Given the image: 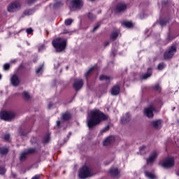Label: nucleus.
<instances>
[{"label": "nucleus", "instance_id": "f257e3e1", "mask_svg": "<svg viewBox=\"0 0 179 179\" xmlns=\"http://www.w3.org/2000/svg\"><path fill=\"white\" fill-rule=\"evenodd\" d=\"M107 118V115L99 109L91 110L87 119V127L93 128V127L99 125L101 121H106Z\"/></svg>", "mask_w": 179, "mask_h": 179}, {"label": "nucleus", "instance_id": "f03ea898", "mask_svg": "<svg viewBox=\"0 0 179 179\" xmlns=\"http://www.w3.org/2000/svg\"><path fill=\"white\" fill-rule=\"evenodd\" d=\"M52 44L57 52H62V51H64L66 48V39L57 38L52 41Z\"/></svg>", "mask_w": 179, "mask_h": 179}, {"label": "nucleus", "instance_id": "7ed1b4c3", "mask_svg": "<svg viewBox=\"0 0 179 179\" xmlns=\"http://www.w3.org/2000/svg\"><path fill=\"white\" fill-rule=\"evenodd\" d=\"M92 176V171L87 168V166H84L81 169H80L78 171V177L81 179L87 178V177H90Z\"/></svg>", "mask_w": 179, "mask_h": 179}, {"label": "nucleus", "instance_id": "20e7f679", "mask_svg": "<svg viewBox=\"0 0 179 179\" xmlns=\"http://www.w3.org/2000/svg\"><path fill=\"white\" fill-rule=\"evenodd\" d=\"M19 9H20V3L16 1L10 3L7 6V10L10 13H15V12H17Z\"/></svg>", "mask_w": 179, "mask_h": 179}, {"label": "nucleus", "instance_id": "39448f33", "mask_svg": "<svg viewBox=\"0 0 179 179\" xmlns=\"http://www.w3.org/2000/svg\"><path fill=\"white\" fill-rule=\"evenodd\" d=\"M0 118L4 121H10V120L15 118V113L12 111H2L0 113Z\"/></svg>", "mask_w": 179, "mask_h": 179}, {"label": "nucleus", "instance_id": "423d86ee", "mask_svg": "<svg viewBox=\"0 0 179 179\" xmlns=\"http://www.w3.org/2000/svg\"><path fill=\"white\" fill-rule=\"evenodd\" d=\"M161 165L164 169H169L170 167L174 166V158L167 157L162 163Z\"/></svg>", "mask_w": 179, "mask_h": 179}, {"label": "nucleus", "instance_id": "0eeeda50", "mask_svg": "<svg viewBox=\"0 0 179 179\" xmlns=\"http://www.w3.org/2000/svg\"><path fill=\"white\" fill-rule=\"evenodd\" d=\"M177 51V48L173 45L169 48L168 51L164 53V59H170V58H173V55L176 54Z\"/></svg>", "mask_w": 179, "mask_h": 179}, {"label": "nucleus", "instance_id": "6e6552de", "mask_svg": "<svg viewBox=\"0 0 179 179\" xmlns=\"http://www.w3.org/2000/svg\"><path fill=\"white\" fill-rule=\"evenodd\" d=\"M36 152V149L29 148V150H26L24 152H22L20 156V160L21 162H24L27 158V155L31 153H34Z\"/></svg>", "mask_w": 179, "mask_h": 179}, {"label": "nucleus", "instance_id": "1a4fd4ad", "mask_svg": "<svg viewBox=\"0 0 179 179\" xmlns=\"http://www.w3.org/2000/svg\"><path fill=\"white\" fill-rule=\"evenodd\" d=\"M150 125L152 128H154V129H160V128L163 127V120H153L150 122Z\"/></svg>", "mask_w": 179, "mask_h": 179}, {"label": "nucleus", "instance_id": "9d476101", "mask_svg": "<svg viewBox=\"0 0 179 179\" xmlns=\"http://www.w3.org/2000/svg\"><path fill=\"white\" fill-rule=\"evenodd\" d=\"M153 111H155V107L150 106L144 109V115L148 118H152L153 117Z\"/></svg>", "mask_w": 179, "mask_h": 179}, {"label": "nucleus", "instance_id": "9b49d317", "mask_svg": "<svg viewBox=\"0 0 179 179\" xmlns=\"http://www.w3.org/2000/svg\"><path fill=\"white\" fill-rule=\"evenodd\" d=\"M159 153L157 151H153L150 153L149 157L147 159V163L148 164H150V163H153L155 160L156 159V157H157Z\"/></svg>", "mask_w": 179, "mask_h": 179}, {"label": "nucleus", "instance_id": "f8f14e48", "mask_svg": "<svg viewBox=\"0 0 179 179\" xmlns=\"http://www.w3.org/2000/svg\"><path fill=\"white\" fill-rule=\"evenodd\" d=\"M83 86V80L82 79H76L74 80V83L73 84V87L76 90H80V89H82Z\"/></svg>", "mask_w": 179, "mask_h": 179}, {"label": "nucleus", "instance_id": "ddd939ff", "mask_svg": "<svg viewBox=\"0 0 179 179\" xmlns=\"http://www.w3.org/2000/svg\"><path fill=\"white\" fill-rule=\"evenodd\" d=\"M71 3L77 9H80L83 6V1L82 0H72Z\"/></svg>", "mask_w": 179, "mask_h": 179}, {"label": "nucleus", "instance_id": "4468645a", "mask_svg": "<svg viewBox=\"0 0 179 179\" xmlns=\"http://www.w3.org/2000/svg\"><path fill=\"white\" fill-rule=\"evenodd\" d=\"M10 83L13 86H17L19 83H20V80H19V77L16 75H13L10 78Z\"/></svg>", "mask_w": 179, "mask_h": 179}, {"label": "nucleus", "instance_id": "2eb2a0df", "mask_svg": "<svg viewBox=\"0 0 179 179\" xmlns=\"http://www.w3.org/2000/svg\"><path fill=\"white\" fill-rule=\"evenodd\" d=\"M114 141H115V138H114V136H109L103 141V146H108V145H111V143H113Z\"/></svg>", "mask_w": 179, "mask_h": 179}, {"label": "nucleus", "instance_id": "dca6fc26", "mask_svg": "<svg viewBox=\"0 0 179 179\" xmlns=\"http://www.w3.org/2000/svg\"><path fill=\"white\" fill-rule=\"evenodd\" d=\"M116 9L117 12H124L127 9V4L125 3H120L117 4Z\"/></svg>", "mask_w": 179, "mask_h": 179}, {"label": "nucleus", "instance_id": "f3484780", "mask_svg": "<svg viewBox=\"0 0 179 179\" xmlns=\"http://www.w3.org/2000/svg\"><path fill=\"white\" fill-rule=\"evenodd\" d=\"M110 93L112 96H117V94H120V87L118 85L113 86Z\"/></svg>", "mask_w": 179, "mask_h": 179}, {"label": "nucleus", "instance_id": "a211bd4d", "mask_svg": "<svg viewBox=\"0 0 179 179\" xmlns=\"http://www.w3.org/2000/svg\"><path fill=\"white\" fill-rule=\"evenodd\" d=\"M145 176L148 179H157V176L153 172L145 171Z\"/></svg>", "mask_w": 179, "mask_h": 179}, {"label": "nucleus", "instance_id": "6ab92c4d", "mask_svg": "<svg viewBox=\"0 0 179 179\" xmlns=\"http://www.w3.org/2000/svg\"><path fill=\"white\" fill-rule=\"evenodd\" d=\"M129 120H131V115L129 113H127L121 118V122L122 124H127V122H129Z\"/></svg>", "mask_w": 179, "mask_h": 179}, {"label": "nucleus", "instance_id": "aec40b11", "mask_svg": "<svg viewBox=\"0 0 179 179\" xmlns=\"http://www.w3.org/2000/svg\"><path fill=\"white\" fill-rule=\"evenodd\" d=\"M109 173L113 177H117L120 174V171H118L117 168H112L109 170Z\"/></svg>", "mask_w": 179, "mask_h": 179}, {"label": "nucleus", "instance_id": "412c9836", "mask_svg": "<svg viewBox=\"0 0 179 179\" xmlns=\"http://www.w3.org/2000/svg\"><path fill=\"white\" fill-rule=\"evenodd\" d=\"M150 76H152V69H148V72L145 74H143L141 78L145 80L148 79V78H150Z\"/></svg>", "mask_w": 179, "mask_h": 179}, {"label": "nucleus", "instance_id": "4be33fe9", "mask_svg": "<svg viewBox=\"0 0 179 179\" xmlns=\"http://www.w3.org/2000/svg\"><path fill=\"white\" fill-rule=\"evenodd\" d=\"M123 27H127L128 29H131V27H134V24L129 21H124L122 23Z\"/></svg>", "mask_w": 179, "mask_h": 179}, {"label": "nucleus", "instance_id": "5701e85b", "mask_svg": "<svg viewBox=\"0 0 179 179\" xmlns=\"http://www.w3.org/2000/svg\"><path fill=\"white\" fill-rule=\"evenodd\" d=\"M99 79L101 80H104L106 83H109L110 80H111V78L104 75L99 76Z\"/></svg>", "mask_w": 179, "mask_h": 179}, {"label": "nucleus", "instance_id": "b1692460", "mask_svg": "<svg viewBox=\"0 0 179 179\" xmlns=\"http://www.w3.org/2000/svg\"><path fill=\"white\" fill-rule=\"evenodd\" d=\"M62 120H64V121H68V120H69L71 118V113H66L63 114L62 116Z\"/></svg>", "mask_w": 179, "mask_h": 179}, {"label": "nucleus", "instance_id": "393cba45", "mask_svg": "<svg viewBox=\"0 0 179 179\" xmlns=\"http://www.w3.org/2000/svg\"><path fill=\"white\" fill-rule=\"evenodd\" d=\"M148 150H149L148 149V148L145 145L140 147V153L141 155H145V153H146V152H148Z\"/></svg>", "mask_w": 179, "mask_h": 179}, {"label": "nucleus", "instance_id": "a878e982", "mask_svg": "<svg viewBox=\"0 0 179 179\" xmlns=\"http://www.w3.org/2000/svg\"><path fill=\"white\" fill-rule=\"evenodd\" d=\"M9 152V150L6 147H3L0 148V154L1 155H6Z\"/></svg>", "mask_w": 179, "mask_h": 179}, {"label": "nucleus", "instance_id": "bb28decb", "mask_svg": "<svg viewBox=\"0 0 179 179\" xmlns=\"http://www.w3.org/2000/svg\"><path fill=\"white\" fill-rule=\"evenodd\" d=\"M3 139L6 141V142L10 141V135L9 134H4L3 136Z\"/></svg>", "mask_w": 179, "mask_h": 179}, {"label": "nucleus", "instance_id": "cd10ccee", "mask_svg": "<svg viewBox=\"0 0 179 179\" xmlns=\"http://www.w3.org/2000/svg\"><path fill=\"white\" fill-rule=\"evenodd\" d=\"M96 71V67L91 68L88 71H87L85 74V76H89L90 73H92V72H94Z\"/></svg>", "mask_w": 179, "mask_h": 179}, {"label": "nucleus", "instance_id": "c85d7f7f", "mask_svg": "<svg viewBox=\"0 0 179 179\" xmlns=\"http://www.w3.org/2000/svg\"><path fill=\"white\" fill-rule=\"evenodd\" d=\"M36 73L37 75H41V73H43V65L36 69Z\"/></svg>", "mask_w": 179, "mask_h": 179}, {"label": "nucleus", "instance_id": "c756f323", "mask_svg": "<svg viewBox=\"0 0 179 179\" xmlns=\"http://www.w3.org/2000/svg\"><path fill=\"white\" fill-rule=\"evenodd\" d=\"M22 97L25 99V100H29V99H30V95L29 94V93H27V92H24L22 93Z\"/></svg>", "mask_w": 179, "mask_h": 179}, {"label": "nucleus", "instance_id": "7c9ffc66", "mask_svg": "<svg viewBox=\"0 0 179 179\" xmlns=\"http://www.w3.org/2000/svg\"><path fill=\"white\" fill-rule=\"evenodd\" d=\"M117 37H118V32H113L110 36L111 40H115Z\"/></svg>", "mask_w": 179, "mask_h": 179}, {"label": "nucleus", "instance_id": "2f4dec72", "mask_svg": "<svg viewBox=\"0 0 179 179\" xmlns=\"http://www.w3.org/2000/svg\"><path fill=\"white\" fill-rule=\"evenodd\" d=\"M72 22H73L72 19H67L65 20L64 23L66 26H71V24H72Z\"/></svg>", "mask_w": 179, "mask_h": 179}, {"label": "nucleus", "instance_id": "473e14b6", "mask_svg": "<svg viewBox=\"0 0 179 179\" xmlns=\"http://www.w3.org/2000/svg\"><path fill=\"white\" fill-rule=\"evenodd\" d=\"M164 68H166V64H164V63H161L157 66V69H159V71H162V69H164Z\"/></svg>", "mask_w": 179, "mask_h": 179}, {"label": "nucleus", "instance_id": "72a5a7b5", "mask_svg": "<svg viewBox=\"0 0 179 179\" xmlns=\"http://www.w3.org/2000/svg\"><path fill=\"white\" fill-rule=\"evenodd\" d=\"M24 14L29 16L30 15H33V10H27L24 12Z\"/></svg>", "mask_w": 179, "mask_h": 179}, {"label": "nucleus", "instance_id": "f704fd0d", "mask_svg": "<svg viewBox=\"0 0 179 179\" xmlns=\"http://www.w3.org/2000/svg\"><path fill=\"white\" fill-rule=\"evenodd\" d=\"M88 17L90 20H93L94 19H96V15H94L92 13H89L88 14Z\"/></svg>", "mask_w": 179, "mask_h": 179}, {"label": "nucleus", "instance_id": "c9c22d12", "mask_svg": "<svg viewBox=\"0 0 179 179\" xmlns=\"http://www.w3.org/2000/svg\"><path fill=\"white\" fill-rule=\"evenodd\" d=\"M10 66L9 65V64H5L3 66V68L4 71H8V69H9Z\"/></svg>", "mask_w": 179, "mask_h": 179}, {"label": "nucleus", "instance_id": "e433bc0d", "mask_svg": "<svg viewBox=\"0 0 179 179\" xmlns=\"http://www.w3.org/2000/svg\"><path fill=\"white\" fill-rule=\"evenodd\" d=\"M6 170L5 169L4 167L3 166H0V174H3L4 173H6Z\"/></svg>", "mask_w": 179, "mask_h": 179}, {"label": "nucleus", "instance_id": "4c0bfd02", "mask_svg": "<svg viewBox=\"0 0 179 179\" xmlns=\"http://www.w3.org/2000/svg\"><path fill=\"white\" fill-rule=\"evenodd\" d=\"M27 34H31V33H33V29L31 28L27 29Z\"/></svg>", "mask_w": 179, "mask_h": 179}, {"label": "nucleus", "instance_id": "58836bf2", "mask_svg": "<svg viewBox=\"0 0 179 179\" xmlns=\"http://www.w3.org/2000/svg\"><path fill=\"white\" fill-rule=\"evenodd\" d=\"M166 23H167V22H166L165 20H161V21L159 22V24H160L161 26H165V24H166Z\"/></svg>", "mask_w": 179, "mask_h": 179}, {"label": "nucleus", "instance_id": "ea45409f", "mask_svg": "<svg viewBox=\"0 0 179 179\" xmlns=\"http://www.w3.org/2000/svg\"><path fill=\"white\" fill-rule=\"evenodd\" d=\"M50 141V136H48L46 138L43 139L44 143H47Z\"/></svg>", "mask_w": 179, "mask_h": 179}, {"label": "nucleus", "instance_id": "a19ab883", "mask_svg": "<svg viewBox=\"0 0 179 179\" xmlns=\"http://www.w3.org/2000/svg\"><path fill=\"white\" fill-rule=\"evenodd\" d=\"M45 48V46H44V45H41V46H39L38 48V51H43V50H44Z\"/></svg>", "mask_w": 179, "mask_h": 179}, {"label": "nucleus", "instance_id": "79ce46f5", "mask_svg": "<svg viewBox=\"0 0 179 179\" xmlns=\"http://www.w3.org/2000/svg\"><path fill=\"white\" fill-rule=\"evenodd\" d=\"M154 89H155V90H160V86H159V84H156L154 86Z\"/></svg>", "mask_w": 179, "mask_h": 179}, {"label": "nucleus", "instance_id": "37998d69", "mask_svg": "<svg viewBox=\"0 0 179 179\" xmlns=\"http://www.w3.org/2000/svg\"><path fill=\"white\" fill-rule=\"evenodd\" d=\"M100 26V24H97L96 26H95L93 29V31H95V30H97Z\"/></svg>", "mask_w": 179, "mask_h": 179}, {"label": "nucleus", "instance_id": "c03bdc74", "mask_svg": "<svg viewBox=\"0 0 179 179\" xmlns=\"http://www.w3.org/2000/svg\"><path fill=\"white\" fill-rule=\"evenodd\" d=\"M37 0H29V1H28V3L30 5V4H31V3H34V2H36Z\"/></svg>", "mask_w": 179, "mask_h": 179}, {"label": "nucleus", "instance_id": "a18cd8bd", "mask_svg": "<svg viewBox=\"0 0 179 179\" xmlns=\"http://www.w3.org/2000/svg\"><path fill=\"white\" fill-rule=\"evenodd\" d=\"M57 127H59V125H61V122L59 120L57 121Z\"/></svg>", "mask_w": 179, "mask_h": 179}, {"label": "nucleus", "instance_id": "49530a36", "mask_svg": "<svg viewBox=\"0 0 179 179\" xmlns=\"http://www.w3.org/2000/svg\"><path fill=\"white\" fill-rule=\"evenodd\" d=\"M38 178H40V177L38 176H35L31 179H38Z\"/></svg>", "mask_w": 179, "mask_h": 179}, {"label": "nucleus", "instance_id": "de8ad7c7", "mask_svg": "<svg viewBox=\"0 0 179 179\" xmlns=\"http://www.w3.org/2000/svg\"><path fill=\"white\" fill-rule=\"evenodd\" d=\"M15 62H16V59H13V60L10 61V63H11V64H13V63H15Z\"/></svg>", "mask_w": 179, "mask_h": 179}, {"label": "nucleus", "instance_id": "09e8293b", "mask_svg": "<svg viewBox=\"0 0 179 179\" xmlns=\"http://www.w3.org/2000/svg\"><path fill=\"white\" fill-rule=\"evenodd\" d=\"M115 54H117V52H115V51L112 52V55H113V57L115 55Z\"/></svg>", "mask_w": 179, "mask_h": 179}, {"label": "nucleus", "instance_id": "8fccbe9b", "mask_svg": "<svg viewBox=\"0 0 179 179\" xmlns=\"http://www.w3.org/2000/svg\"><path fill=\"white\" fill-rule=\"evenodd\" d=\"M109 43L108 42H106L105 43V45H108Z\"/></svg>", "mask_w": 179, "mask_h": 179}, {"label": "nucleus", "instance_id": "3c124183", "mask_svg": "<svg viewBox=\"0 0 179 179\" xmlns=\"http://www.w3.org/2000/svg\"><path fill=\"white\" fill-rule=\"evenodd\" d=\"M2 79V76L0 74V80Z\"/></svg>", "mask_w": 179, "mask_h": 179}, {"label": "nucleus", "instance_id": "603ef678", "mask_svg": "<svg viewBox=\"0 0 179 179\" xmlns=\"http://www.w3.org/2000/svg\"><path fill=\"white\" fill-rule=\"evenodd\" d=\"M49 108H51V106H50V105H49Z\"/></svg>", "mask_w": 179, "mask_h": 179}, {"label": "nucleus", "instance_id": "864d4df0", "mask_svg": "<svg viewBox=\"0 0 179 179\" xmlns=\"http://www.w3.org/2000/svg\"><path fill=\"white\" fill-rule=\"evenodd\" d=\"M106 129H108V127H106Z\"/></svg>", "mask_w": 179, "mask_h": 179}, {"label": "nucleus", "instance_id": "5fc2aeb1", "mask_svg": "<svg viewBox=\"0 0 179 179\" xmlns=\"http://www.w3.org/2000/svg\"><path fill=\"white\" fill-rule=\"evenodd\" d=\"M90 1H94V0H90Z\"/></svg>", "mask_w": 179, "mask_h": 179}]
</instances>
